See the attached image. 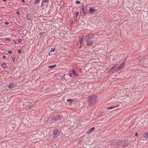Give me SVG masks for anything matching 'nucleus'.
I'll return each mask as SVG.
<instances>
[{"label": "nucleus", "instance_id": "nucleus-1", "mask_svg": "<svg viewBox=\"0 0 148 148\" xmlns=\"http://www.w3.org/2000/svg\"><path fill=\"white\" fill-rule=\"evenodd\" d=\"M94 36V35L92 34H88L85 36V40L87 46L91 45L93 44V41L91 40Z\"/></svg>", "mask_w": 148, "mask_h": 148}, {"label": "nucleus", "instance_id": "nucleus-2", "mask_svg": "<svg viewBox=\"0 0 148 148\" xmlns=\"http://www.w3.org/2000/svg\"><path fill=\"white\" fill-rule=\"evenodd\" d=\"M129 144L127 140L119 141L115 142L114 144V146L116 147H125L127 146Z\"/></svg>", "mask_w": 148, "mask_h": 148}, {"label": "nucleus", "instance_id": "nucleus-3", "mask_svg": "<svg viewBox=\"0 0 148 148\" xmlns=\"http://www.w3.org/2000/svg\"><path fill=\"white\" fill-rule=\"evenodd\" d=\"M87 102L90 106H92L97 101V98L95 95H91L87 98Z\"/></svg>", "mask_w": 148, "mask_h": 148}, {"label": "nucleus", "instance_id": "nucleus-4", "mask_svg": "<svg viewBox=\"0 0 148 148\" xmlns=\"http://www.w3.org/2000/svg\"><path fill=\"white\" fill-rule=\"evenodd\" d=\"M53 133L54 135L53 138H56L60 135V132L57 129H55L53 131Z\"/></svg>", "mask_w": 148, "mask_h": 148}, {"label": "nucleus", "instance_id": "nucleus-5", "mask_svg": "<svg viewBox=\"0 0 148 148\" xmlns=\"http://www.w3.org/2000/svg\"><path fill=\"white\" fill-rule=\"evenodd\" d=\"M61 116L60 115H56L52 116V119L53 121H56L60 119H61Z\"/></svg>", "mask_w": 148, "mask_h": 148}, {"label": "nucleus", "instance_id": "nucleus-6", "mask_svg": "<svg viewBox=\"0 0 148 148\" xmlns=\"http://www.w3.org/2000/svg\"><path fill=\"white\" fill-rule=\"evenodd\" d=\"M15 85L14 83L12 82L9 83L8 87L9 89H12L15 87Z\"/></svg>", "mask_w": 148, "mask_h": 148}, {"label": "nucleus", "instance_id": "nucleus-7", "mask_svg": "<svg viewBox=\"0 0 148 148\" xmlns=\"http://www.w3.org/2000/svg\"><path fill=\"white\" fill-rule=\"evenodd\" d=\"M122 68L120 66H119L116 69H114L113 70L112 73L116 72L119 71V70L122 69Z\"/></svg>", "mask_w": 148, "mask_h": 148}, {"label": "nucleus", "instance_id": "nucleus-8", "mask_svg": "<svg viewBox=\"0 0 148 148\" xmlns=\"http://www.w3.org/2000/svg\"><path fill=\"white\" fill-rule=\"evenodd\" d=\"M143 136L144 138L148 140V131L144 133L143 134Z\"/></svg>", "mask_w": 148, "mask_h": 148}, {"label": "nucleus", "instance_id": "nucleus-9", "mask_svg": "<svg viewBox=\"0 0 148 148\" xmlns=\"http://www.w3.org/2000/svg\"><path fill=\"white\" fill-rule=\"evenodd\" d=\"M95 11L96 10L95 9L93 8H90L88 10V12L89 13H91L93 12H95Z\"/></svg>", "mask_w": 148, "mask_h": 148}, {"label": "nucleus", "instance_id": "nucleus-10", "mask_svg": "<svg viewBox=\"0 0 148 148\" xmlns=\"http://www.w3.org/2000/svg\"><path fill=\"white\" fill-rule=\"evenodd\" d=\"M82 13L83 14V15H85L86 13L85 12V10L84 9L83 4L82 5Z\"/></svg>", "mask_w": 148, "mask_h": 148}, {"label": "nucleus", "instance_id": "nucleus-11", "mask_svg": "<svg viewBox=\"0 0 148 148\" xmlns=\"http://www.w3.org/2000/svg\"><path fill=\"white\" fill-rule=\"evenodd\" d=\"M95 127H93L91 128L87 132V134H89V133H91L95 130Z\"/></svg>", "mask_w": 148, "mask_h": 148}, {"label": "nucleus", "instance_id": "nucleus-12", "mask_svg": "<svg viewBox=\"0 0 148 148\" xmlns=\"http://www.w3.org/2000/svg\"><path fill=\"white\" fill-rule=\"evenodd\" d=\"M49 0H42L41 3V6L43 5V3H47L49 2Z\"/></svg>", "mask_w": 148, "mask_h": 148}, {"label": "nucleus", "instance_id": "nucleus-13", "mask_svg": "<svg viewBox=\"0 0 148 148\" xmlns=\"http://www.w3.org/2000/svg\"><path fill=\"white\" fill-rule=\"evenodd\" d=\"M119 106H111L109 107H108L106 108V109L107 110H110L112 109H113L116 107H118Z\"/></svg>", "mask_w": 148, "mask_h": 148}, {"label": "nucleus", "instance_id": "nucleus-14", "mask_svg": "<svg viewBox=\"0 0 148 148\" xmlns=\"http://www.w3.org/2000/svg\"><path fill=\"white\" fill-rule=\"evenodd\" d=\"M73 100L72 99H69L66 100V101L70 103V104L72 103L73 101Z\"/></svg>", "mask_w": 148, "mask_h": 148}, {"label": "nucleus", "instance_id": "nucleus-15", "mask_svg": "<svg viewBox=\"0 0 148 148\" xmlns=\"http://www.w3.org/2000/svg\"><path fill=\"white\" fill-rule=\"evenodd\" d=\"M56 64H54V65H50V66H49L48 67V68L50 69H53V67H56Z\"/></svg>", "mask_w": 148, "mask_h": 148}, {"label": "nucleus", "instance_id": "nucleus-16", "mask_svg": "<svg viewBox=\"0 0 148 148\" xmlns=\"http://www.w3.org/2000/svg\"><path fill=\"white\" fill-rule=\"evenodd\" d=\"M72 71L73 74L74 75H75V76H77L78 75L76 73V72H75V71H74V70H72Z\"/></svg>", "mask_w": 148, "mask_h": 148}, {"label": "nucleus", "instance_id": "nucleus-17", "mask_svg": "<svg viewBox=\"0 0 148 148\" xmlns=\"http://www.w3.org/2000/svg\"><path fill=\"white\" fill-rule=\"evenodd\" d=\"M64 76H66V77H67L69 76L70 77H71L72 76L71 74L69 73L67 74H65L64 75Z\"/></svg>", "mask_w": 148, "mask_h": 148}, {"label": "nucleus", "instance_id": "nucleus-18", "mask_svg": "<svg viewBox=\"0 0 148 148\" xmlns=\"http://www.w3.org/2000/svg\"><path fill=\"white\" fill-rule=\"evenodd\" d=\"M6 66V64L5 63H3L2 64V67L3 68H5Z\"/></svg>", "mask_w": 148, "mask_h": 148}, {"label": "nucleus", "instance_id": "nucleus-19", "mask_svg": "<svg viewBox=\"0 0 148 148\" xmlns=\"http://www.w3.org/2000/svg\"><path fill=\"white\" fill-rule=\"evenodd\" d=\"M125 62H123L119 66H120L122 68L123 67L125 66Z\"/></svg>", "mask_w": 148, "mask_h": 148}, {"label": "nucleus", "instance_id": "nucleus-20", "mask_svg": "<svg viewBox=\"0 0 148 148\" xmlns=\"http://www.w3.org/2000/svg\"><path fill=\"white\" fill-rule=\"evenodd\" d=\"M113 142H114V141L113 140V141H110L109 143V144L110 146H112L113 145Z\"/></svg>", "mask_w": 148, "mask_h": 148}, {"label": "nucleus", "instance_id": "nucleus-21", "mask_svg": "<svg viewBox=\"0 0 148 148\" xmlns=\"http://www.w3.org/2000/svg\"><path fill=\"white\" fill-rule=\"evenodd\" d=\"M29 14H28L27 15L26 17V19L27 20H29L30 19V18L29 17Z\"/></svg>", "mask_w": 148, "mask_h": 148}, {"label": "nucleus", "instance_id": "nucleus-22", "mask_svg": "<svg viewBox=\"0 0 148 148\" xmlns=\"http://www.w3.org/2000/svg\"><path fill=\"white\" fill-rule=\"evenodd\" d=\"M83 38L82 37L79 40L80 41V44L81 45L82 44V42H83Z\"/></svg>", "mask_w": 148, "mask_h": 148}, {"label": "nucleus", "instance_id": "nucleus-23", "mask_svg": "<svg viewBox=\"0 0 148 148\" xmlns=\"http://www.w3.org/2000/svg\"><path fill=\"white\" fill-rule=\"evenodd\" d=\"M118 65V64H115L112 67V69H113L115 68V67L117 66Z\"/></svg>", "mask_w": 148, "mask_h": 148}, {"label": "nucleus", "instance_id": "nucleus-24", "mask_svg": "<svg viewBox=\"0 0 148 148\" xmlns=\"http://www.w3.org/2000/svg\"><path fill=\"white\" fill-rule=\"evenodd\" d=\"M40 0H36L35 2L34 3V4H38V2Z\"/></svg>", "mask_w": 148, "mask_h": 148}, {"label": "nucleus", "instance_id": "nucleus-25", "mask_svg": "<svg viewBox=\"0 0 148 148\" xmlns=\"http://www.w3.org/2000/svg\"><path fill=\"white\" fill-rule=\"evenodd\" d=\"M78 14H79L78 12H76L75 13V14H76V17L77 18V16H78Z\"/></svg>", "mask_w": 148, "mask_h": 148}, {"label": "nucleus", "instance_id": "nucleus-26", "mask_svg": "<svg viewBox=\"0 0 148 148\" xmlns=\"http://www.w3.org/2000/svg\"><path fill=\"white\" fill-rule=\"evenodd\" d=\"M103 112L99 113V114L98 116H103Z\"/></svg>", "mask_w": 148, "mask_h": 148}, {"label": "nucleus", "instance_id": "nucleus-27", "mask_svg": "<svg viewBox=\"0 0 148 148\" xmlns=\"http://www.w3.org/2000/svg\"><path fill=\"white\" fill-rule=\"evenodd\" d=\"M22 51L21 49H19L17 51V52L18 53H21L22 52Z\"/></svg>", "mask_w": 148, "mask_h": 148}, {"label": "nucleus", "instance_id": "nucleus-28", "mask_svg": "<svg viewBox=\"0 0 148 148\" xmlns=\"http://www.w3.org/2000/svg\"><path fill=\"white\" fill-rule=\"evenodd\" d=\"M75 3L77 4H79L80 3L79 1H78V0H77L75 1Z\"/></svg>", "mask_w": 148, "mask_h": 148}, {"label": "nucleus", "instance_id": "nucleus-29", "mask_svg": "<svg viewBox=\"0 0 148 148\" xmlns=\"http://www.w3.org/2000/svg\"><path fill=\"white\" fill-rule=\"evenodd\" d=\"M22 41V40L21 38H19L18 40V42L19 43H21Z\"/></svg>", "mask_w": 148, "mask_h": 148}, {"label": "nucleus", "instance_id": "nucleus-30", "mask_svg": "<svg viewBox=\"0 0 148 148\" xmlns=\"http://www.w3.org/2000/svg\"><path fill=\"white\" fill-rule=\"evenodd\" d=\"M62 77H63L64 78V79L66 80H67V79H66V78L67 77H66V76H64V75H62Z\"/></svg>", "mask_w": 148, "mask_h": 148}, {"label": "nucleus", "instance_id": "nucleus-31", "mask_svg": "<svg viewBox=\"0 0 148 148\" xmlns=\"http://www.w3.org/2000/svg\"><path fill=\"white\" fill-rule=\"evenodd\" d=\"M55 50V49H53L52 48L51 49V50L50 51V52L52 51H54Z\"/></svg>", "mask_w": 148, "mask_h": 148}, {"label": "nucleus", "instance_id": "nucleus-32", "mask_svg": "<svg viewBox=\"0 0 148 148\" xmlns=\"http://www.w3.org/2000/svg\"><path fill=\"white\" fill-rule=\"evenodd\" d=\"M15 59V58L14 57H13L12 58V60L13 61H14Z\"/></svg>", "mask_w": 148, "mask_h": 148}, {"label": "nucleus", "instance_id": "nucleus-33", "mask_svg": "<svg viewBox=\"0 0 148 148\" xmlns=\"http://www.w3.org/2000/svg\"><path fill=\"white\" fill-rule=\"evenodd\" d=\"M16 14H20V12L18 11H16Z\"/></svg>", "mask_w": 148, "mask_h": 148}, {"label": "nucleus", "instance_id": "nucleus-34", "mask_svg": "<svg viewBox=\"0 0 148 148\" xmlns=\"http://www.w3.org/2000/svg\"><path fill=\"white\" fill-rule=\"evenodd\" d=\"M22 3H25V1L24 0H21Z\"/></svg>", "mask_w": 148, "mask_h": 148}, {"label": "nucleus", "instance_id": "nucleus-35", "mask_svg": "<svg viewBox=\"0 0 148 148\" xmlns=\"http://www.w3.org/2000/svg\"><path fill=\"white\" fill-rule=\"evenodd\" d=\"M8 53H12V52L11 51L9 50L8 51Z\"/></svg>", "mask_w": 148, "mask_h": 148}, {"label": "nucleus", "instance_id": "nucleus-36", "mask_svg": "<svg viewBox=\"0 0 148 148\" xmlns=\"http://www.w3.org/2000/svg\"><path fill=\"white\" fill-rule=\"evenodd\" d=\"M5 25H8L9 24V22H6L5 23Z\"/></svg>", "mask_w": 148, "mask_h": 148}, {"label": "nucleus", "instance_id": "nucleus-37", "mask_svg": "<svg viewBox=\"0 0 148 148\" xmlns=\"http://www.w3.org/2000/svg\"><path fill=\"white\" fill-rule=\"evenodd\" d=\"M5 39L6 40H8V41H9V40H10V38H5Z\"/></svg>", "mask_w": 148, "mask_h": 148}, {"label": "nucleus", "instance_id": "nucleus-38", "mask_svg": "<svg viewBox=\"0 0 148 148\" xmlns=\"http://www.w3.org/2000/svg\"><path fill=\"white\" fill-rule=\"evenodd\" d=\"M138 134V133L137 132L135 134V136H137Z\"/></svg>", "mask_w": 148, "mask_h": 148}, {"label": "nucleus", "instance_id": "nucleus-39", "mask_svg": "<svg viewBox=\"0 0 148 148\" xmlns=\"http://www.w3.org/2000/svg\"><path fill=\"white\" fill-rule=\"evenodd\" d=\"M6 57V56L5 55H3V56H2V58H5Z\"/></svg>", "mask_w": 148, "mask_h": 148}, {"label": "nucleus", "instance_id": "nucleus-40", "mask_svg": "<svg viewBox=\"0 0 148 148\" xmlns=\"http://www.w3.org/2000/svg\"><path fill=\"white\" fill-rule=\"evenodd\" d=\"M112 68L110 69V70L109 71H112Z\"/></svg>", "mask_w": 148, "mask_h": 148}, {"label": "nucleus", "instance_id": "nucleus-41", "mask_svg": "<svg viewBox=\"0 0 148 148\" xmlns=\"http://www.w3.org/2000/svg\"><path fill=\"white\" fill-rule=\"evenodd\" d=\"M14 43L15 44H16V41H14Z\"/></svg>", "mask_w": 148, "mask_h": 148}, {"label": "nucleus", "instance_id": "nucleus-42", "mask_svg": "<svg viewBox=\"0 0 148 148\" xmlns=\"http://www.w3.org/2000/svg\"><path fill=\"white\" fill-rule=\"evenodd\" d=\"M3 1H7V0H3Z\"/></svg>", "mask_w": 148, "mask_h": 148}, {"label": "nucleus", "instance_id": "nucleus-43", "mask_svg": "<svg viewBox=\"0 0 148 148\" xmlns=\"http://www.w3.org/2000/svg\"><path fill=\"white\" fill-rule=\"evenodd\" d=\"M48 54H49V55H50V52H49Z\"/></svg>", "mask_w": 148, "mask_h": 148}]
</instances>
